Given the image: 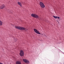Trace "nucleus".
Here are the masks:
<instances>
[{"label": "nucleus", "mask_w": 64, "mask_h": 64, "mask_svg": "<svg viewBox=\"0 0 64 64\" xmlns=\"http://www.w3.org/2000/svg\"><path fill=\"white\" fill-rule=\"evenodd\" d=\"M3 24V22H2V21L0 20V25H2Z\"/></svg>", "instance_id": "nucleus-10"}, {"label": "nucleus", "mask_w": 64, "mask_h": 64, "mask_svg": "<svg viewBox=\"0 0 64 64\" xmlns=\"http://www.w3.org/2000/svg\"><path fill=\"white\" fill-rule=\"evenodd\" d=\"M15 27L17 29H19L20 30H25L26 29L24 28L20 27V26H16Z\"/></svg>", "instance_id": "nucleus-2"}, {"label": "nucleus", "mask_w": 64, "mask_h": 64, "mask_svg": "<svg viewBox=\"0 0 64 64\" xmlns=\"http://www.w3.org/2000/svg\"><path fill=\"white\" fill-rule=\"evenodd\" d=\"M39 5L40 7L42 8H44L45 7V5L44 3L42 2H40L39 3Z\"/></svg>", "instance_id": "nucleus-1"}, {"label": "nucleus", "mask_w": 64, "mask_h": 64, "mask_svg": "<svg viewBox=\"0 0 64 64\" xmlns=\"http://www.w3.org/2000/svg\"><path fill=\"white\" fill-rule=\"evenodd\" d=\"M23 60L24 62H25L26 63H29V61L26 59H23Z\"/></svg>", "instance_id": "nucleus-5"}, {"label": "nucleus", "mask_w": 64, "mask_h": 64, "mask_svg": "<svg viewBox=\"0 0 64 64\" xmlns=\"http://www.w3.org/2000/svg\"><path fill=\"white\" fill-rule=\"evenodd\" d=\"M55 18V19H56V18H57V16H53Z\"/></svg>", "instance_id": "nucleus-11"}, {"label": "nucleus", "mask_w": 64, "mask_h": 64, "mask_svg": "<svg viewBox=\"0 0 64 64\" xmlns=\"http://www.w3.org/2000/svg\"><path fill=\"white\" fill-rule=\"evenodd\" d=\"M18 4L21 7L22 6V4L21 3H20V2H18Z\"/></svg>", "instance_id": "nucleus-9"}, {"label": "nucleus", "mask_w": 64, "mask_h": 64, "mask_svg": "<svg viewBox=\"0 0 64 64\" xmlns=\"http://www.w3.org/2000/svg\"><path fill=\"white\" fill-rule=\"evenodd\" d=\"M4 7L5 5H4V4H3L0 6V8L1 9H3L4 8Z\"/></svg>", "instance_id": "nucleus-7"}, {"label": "nucleus", "mask_w": 64, "mask_h": 64, "mask_svg": "<svg viewBox=\"0 0 64 64\" xmlns=\"http://www.w3.org/2000/svg\"><path fill=\"white\" fill-rule=\"evenodd\" d=\"M16 64H21V62L19 61H17L16 62Z\"/></svg>", "instance_id": "nucleus-8"}, {"label": "nucleus", "mask_w": 64, "mask_h": 64, "mask_svg": "<svg viewBox=\"0 0 64 64\" xmlns=\"http://www.w3.org/2000/svg\"><path fill=\"white\" fill-rule=\"evenodd\" d=\"M16 40V39H14V41H16V40Z\"/></svg>", "instance_id": "nucleus-14"}, {"label": "nucleus", "mask_w": 64, "mask_h": 64, "mask_svg": "<svg viewBox=\"0 0 64 64\" xmlns=\"http://www.w3.org/2000/svg\"><path fill=\"white\" fill-rule=\"evenodd\" d=\"M31 16L33 17L34 18H39V16H38L37 14H31Z\"/></svg>", "instance_id": "nucleus-3"}, {"label": "nucleus", "mask_w": 64, "mask_h": 64, "mask_svg": "<svg viewBox=\"0 0 64 64\" xmlns=\"http://www.w3.org/2000/svg\"><path fill=\"white\" fill-rule=\"evenodd\" d=\"M20 55L21 56H24V52L22 50H21L20 53Z\"/></svg>", "instance_id": "nucleus-4"}, {"label": "nucleus", "mask_w": 64, "mask_h": 64, "mask_svg": "<svg viewBox=\"0 0 64 64\" xmlns=\"http://www.w3.org/2000/svg\"><path fill=\"white\" fill-rule=\"evenodd\" d=\"M34 31L36 33H37V34H40L41 33H40L37 30H36V29H34Z\"/></svg>", "instance_id": "nucleus-6"}, {"label": "nucleus", "mask_w": 64, "mask_h": 64, "mask_svg": "<svg viewBox=\"0 0 64 64\" xmlns=\"http://www.w3.org/2000/svg\"><path fill=\"white\" fill-rule=\"evenodd\" d=\"M0 64H3L2 63H1V62H0Z\"/></svg>", "instance_id": "nucleus-13"}, {"label": "nucleus", "mask_w": 64, "mask_h": 64, "mask_svg": "<svg viewBox=\"0 0 64 64\" xmlns=\"http://www.w3.org/2000/svg\"><path fill=\"white\" fill-rule=\"evenodd\" d=\"M60 18L59 17L57 16V18H58V19H59Z\"/></svg>", "instance_id": "nucleus-12"}]
</instances>
